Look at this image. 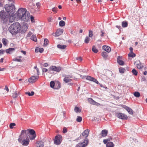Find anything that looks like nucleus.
I'll use <instances>...</instances> for the list:
<instances>
[{"instance_id":"obj_29","label":"nucleus","mask_w":147,"mask_h":147,"mask_svg":"<svg viewBox=\"0 0 147 147\" xmlns=\"http://www.w3.org/2000/svg\"><path fill=\"white\" fill-rule=\"evenodd\" d=\"M74 111L76 113H80L81 112V110L78 107H75L74 108Z\"/></svg>"},{"instance_id":"obj_24","label":"nucleus","mask_w":147,"mask_h":147,"mask_svg":"<svg viewBox=\"0 0 147 147\" xmlns=\"http://www.w3.org/2000/svg\"><path fill=\"white\" fill-rule=\"evenodd\" d=\"M114 144L112 142H109L106 144V147H114Z\"/></svg>"},{"instance_id":"obj_38","label":"nucleus","mask_w":147,"mask_h":147,"mask_svg":"<svg viewBox=\"0 0 147 147\" xmlns=\"http://www.w3.org/2000/svg\"><path fill=\"white\" fill-rule=\"evenodd\" d=\"M92 50L93 52L95 53H97L98 52V50L94 46H93L92 48Z\"/></svg>"},{"instance_id":"obj_42","label":"nucleus","mask_w":147,"mask_h":147,"mask_svg":"<svg viewBox=\"0 0 147 147\" xmlns=\"http://www.w3.org/2000/svg\"><path fill=\"white\" fill-rule=\"evenodd\" d=\"M13 61H15L17 62H22V60L21 59H19L18 57H16V58H14L13 59Z\"/></svg>"},{"instance_id":"obj_4","label":"nucleus","mask_w":147,"mask_h":147,"mask_svg":"<svg viewBox=\"0 0 147 147\" xmlns=\"http://www.w3.org/2000/svg\"><path fill=\"white\" fill-rule=\"evenodd\" d=\"M9 16L7 12H5L4 11H1L0 12V19H1L4 23L7 22L9 20V22H12L13 21H10V18L9 19Z\"/></svg>"},{"instance_id":"obj_6","label":"nucleus","mask_w":147,"mask_h":147,"mask_svg":"<svg viewBox=\"0 0 147 147\" xmlns=\"http://www.w3.org/2000/svg\"><path fill=\"white\" fill-rule=\"evenodd\" d=\"M26 9L23 8H20L17 13V18L19 19H21L23 15L26 14Z\"/></svg>"},{"instance_id":"obj_23","label":"nucleus","mask_w":147,"mask_h":147,"mask_svg":"<svg viewBox=\"0 0 147 147\" xmlns=\"http://www.w3.org/2000/svg\"><path fill=\"white\" fill-rule=\"evenodd\" d=\"M61 87V84L59 82H57L55 84V86L54 88L55 89H58Z\"/></svg>"},{"instance_id":"obj_60","label":"nucleus","mask_w":147,"mask_h":147,"mask_svg":"<svg viewBox=\"0 0 147 147\" xmlns=\"http://www.w3.org/2000/svg\"><path fill=\"white\" fill-rule=\"evenodd\" d=\"M52 18L51 17H50L48 19V21L49 22H51L52 21Z\"/></svg>"},{"instance_id":"obj_26","label":"nucleus","mask_w":147,"mask_h":147,"mask_svg":"<svg viewBox=\"0 0 147 147\" xmlns=\"http://www.w3.org/2000/svg\"><path fill=\"white\" fill-rule=\"evenodd\" d=\"M57 47L60 49H65L66 47V46L65 45H57Z\"/></svg>"},{"instance_id":"obj_45","label":"nucleus","mask_w":147,"mask_h":147,"mask_svg":"<svg viewBox=\"0 0 147 147\" xmlns=\"http://www.w3.org/2000/svg\"><path fill=\"white\" fill-rule=\"evenodd\" d=\"M48 42H49V40L47 39V38L45 39L44 40V46H46L48 44Z\"/></svg>"},{"instance_id":"obj_12","label":"nucleus","mask_w":147,"mask_h":147,"mask_svg":"<svg viewBox=\"0 0 147 147\" xmlns=\"http://www.w3.org/2000/svg\"><path fill=\"white\" fill-rule=\"evenodd\" d=\"M39 77L38 75L32 76L29 79L28 82L30 83H34L38 80Z\"/></svg>"},{"instance_id":"obj_35","label":"nucleus","mask_w":147,"mask_h":147,"mask_svg":"<svg viewBox=\"0 0 147 147\" xmlns=\"http://www.w3.org/2000/svg\"><path fill=\"white\" fill-rule=\"evenodd\" d=\"M50 87L52 88H54V86H55V84L53 81H51L50 84Z\"/></svg>"},{"instance_id":"obj_21","label":"nucleus","mask_w":147,"mask_h":147,"mask_svg":"<svg viewBox=\"0 0 147 147\" xmlns=\"http://www.w3.org/2000/svg\"><path fill=\"white\" fill-rule=\"evenodd\" d=\"M136 62L137 63L136 64V65L138 68L139 69H141L143 66V65L139 61H137Z\"/></svg>"},{"instance_id":"obj_46","label":"nucleus","mask_w":147,"mask_h":147,"mask_svg":"<svg viewBox=\"0 0 147 147\" xmlns=\"http://www.w3.org/2000/svg\"><path fill=\"white\" fill-rule=\"evenodd\" d=\"M107 53L105 52H104L102 53V56L104 58H106L107 57Z\"/></svg>"},{"instance_id":"obj_58","label":"nucleus","mask_w":147,"mask_h":147,"mask_svg":"<svg viewBox=\"0 0 147 147\" xmlns=\"http://www.w3.org/2000/svg\"><path fill=\"white\" fill-rule=\"evenodd\" d=\"M21 52L24 55H26V51L22 50L21 51Z\"/></svg>"},{"instance_id":"obj_25","label":"nucleus","mask_w":147,"mask_h":147,"mask_svg":"<svg viewBox=\"0 0 147 147\" xmlns=\"http://www.w3.org/2000/svg\"><path fill=\"white\" fill-rule=\"evenodd\" d=\"M14 50L15 49L14 48H9L6 50V51L7 53L11 54Z\"/></svg>"},{"instance_id":"obj_54","label":"nucleus","mask_w":147,"mask_h":147,"mask_svg":"<svg viewBox=\"0 0 147 147\" xmlns=\"http://www.w3.org/2000/svg\"><path fill=\"white\" fill-rule=\"evenodd\" d=\"M5 90H6L7 92H8L9 91V89L7 86H5Z\"/></svg>"},{"instance_id":"obj_39","label":"nucleus","mask_w":147,"mask_h":147,"mask_svg":"<svg viewBox=\"0 0 147 147\" xmlns=\"http://www.w3.org/2000/svg\"><path fill=\"white\" fill-rule=\"evenodd\" d=\"M128 56L130 57H134L136 56V55L133 52H129L128 54Z\"/></svg>"},{"instance_id":"obj_62","label":"nucleus","mask_w":147,"mask_h":147,"mask_svg":"<svg viewBox=\"0 0 147 147\" xmlns=\"http://www.w3.org/2000/svg\"><path fill=\"white\" fill-rule=\"evenodd\" d=\"M77 60H79L80 61H81L82 60V58L81 57H79L76 58Z\"/></svg>"},{"instance_id":"obj_10","label":"nucleus","mask_w":147,"mask_h":147,"mask_svg":"<svg viewBox=\"0 0 147 147\" xmlns=\"http://www.w3.org/2000/svg\"><path fill=\"white\" fill-rule=\"evenodd\" d=\"M30 17V14L28 12H26V13L23 15L21 20L24 22H28L29 20Z\"/></svg>"},{"instance_id":"obj_15","label":"nucleus","mask_w":147,"mask_h":147,"mask_svg":"<svg viewBox=\"0 0 147 147\" xmlns=\"http://www.w3.org/2000/svg\"><path fill=\"white\" fill-rule=\"evenodd\" d=\"M63 30L62 29L60 28L57 29L55 33L54 36H59L61 35L63 33Z\"/></svg>"},{"instance_id":"obj_51","label":"nucleus","mask_w":147,"mask_h":147,"mask_svg":"<svg viewBox=\"0 0 147 147\" xmlns=\"http://www.w3.org/2000/svg\"><path fill=\"white\" fill-rule=\"evenodd\" d=\"M67 128L65 127H64L63 128V133H65L67 132Z\"/></svg>"},{"instance_id":"obj_56","label":"nucleus","mask_w":147,"mask_h":147,"mask_svg":"<svg viewBox=\"0 0 147 147\" xmlns=\"http://www.w3.org/2000/svg\"><path fill=\"white\" fill-rule=\"evenodd\" d=\"M48 64L47 63H45L43 64V66L44 67H46L47 66H48Z\"/></svg>"},{"instance_id":"obj_27","label":"nucleus","mask_w":147,"mask_h":147,"mask_svg":"<svg viewBox=\"0 0 147 147\" xmlns=\"http://www.w3.org/2000/svg\"><path fill=\"white\" fill-rule=\"evenodd\" d=\"M19 92H17V91H15L13 93L12 97L13 98H17L19 95Z\"/></svg>"},{"instance_id":"obj_20","label":"nucleus","mask_w":147,"mask_h":147,"mask_svg":"<svg viewBox=\"0 0 147 147\" xmlns=\"http://www.w3.org/2000/svg\"><path fill=\"white\" fill-rule=\"evenodd\" d=\"M102 49L107 52L109 53L111 51V48L107 46L104 45L102 46Z\"/></svg>"},{"instance_id":"obj_53","label":"nucleus","mask_w":147,"mask_h":147,"mask_svg":"<svg viewBox=\"0 0 147 147\" xmlns=\"http://www.w3.org/2000/svg\"><path fill=\"white\" fill-rule=\"evenodd\" d=\"M4 52V50H3L1 49L0 50V55H2L3 54Z\"/></svg>"},{"instance_id":"obj_50","label":"nucleus","mask_w":147,"mask_h":147,"mask_svg":"<svg viewBox=\"0 0 147 147\" xmlns=\"http://www.w3.org/2000/svg\"><path fill=\"white\" fill-rule=\"evenodd\" d=\"M57 9H58L57 7H54L52 9V11L53 12L56 13Z\"/></svg>"},{"instance_id":"obj_52","label":"nucleus","mask_w":147,"mask_h":147,"mask_svg":"<svg viewBox=\"0 0 147 147\" xmlns=\"http://www.w3.org/2000/svg\"><path fill=\"white\" fill-rule=\"evenodd\" d=\"M36 5L37 6L38 8L40 7V3L39 2H38L36 3Z\"/></svg>"},{"instance_id":"obj_41","label":"nucleus","mask_w":147,"mask_h":147,"mask_svg":"<svg viewBox=\"0 0 147 147\" xmlns=\"http://www.w3.org/2000/svg\"><path fill=\"white\" fill-rule=\"evenodd\" d=\"M7 40L5 38H3L2 40V42L4 46L7 45Z\"/></svg>"},{"instance_id":"obj_16","label":"nucleus","mask_w":147,"mask_h":147,"mask_svg":"<svg viewBox=\"0 0 147 147\" xmlns=\"http://www.w3.org/2000/svg\"><path fill=\"white\" fill-rule=\"evenodd\" d=\"M88 101L92 105L97 106L100 105V104L95 102L91 98H88Z\"/></svg>"},{"instance_id":"obj_3","label":"nucleus","mask_w":147,"mask_h":147,"mask_svg":"<svg viewBox=\"0 0 147 147\" xmlns=\"http://www.w3.org/2000/svg\"><path fill=\"white\" fill-rule=\"evenodd\" d=\"M5 8L9 16L10 17H13L15 9L13 4L12 3L6 4L5 6Z\"/></svg>"},{"instance_id":"obj_17","label":"nucleus","mask_w":147,"mask_h":147,"mask_svg":"<svg viewBox=\"0 0 147 147\" xmlns=\"http://www.w3.org/2000/svg\"><path fill=\"white\" fill-rule=\"evenodd\" d=\"M90 130L88 129H86L84 130L82 134V136H84L86 138L87 137L89 133Z\"/></svg>"},{"instance_id":"obj_31","label":"nucleus","mask_w":147,"mask_h":147,"mask_svg":"<svg viewBox=\"0 0 147 147\" xmlns=\"http://www.w3.org/2000/svg\"><path fill=\"white\" fill-rule=\"evenodd\" d=\"M34 92L33 91H32L31 92H28L25 93L26 94L28 95L29 96H33L34 94Z\"/></svg>"},{"instance_id":"obj_30","label":"nucleus","mask_w":147,"mask_h":147,"mask_svg":"<svg viewBox=\"0 0 147 147\" xmlns=\"http://www.w3.org/2000/svg\"><path fill=\"white\" fill-rule=\"evenodd\" d=\"M65 25V22L63 21H60L59 22V26L61 27H63Z\"/></svg>"},{"instance_id":"obj_2","label":"nucleus","mask_w":147,"mask_h":147,"mask_svg":"<svg viewBox=\"0 0 147 147\" xmlns=\"http://www.w3.org/2000/svg\"><path fill=\"white\" fill-rule=\"evenodd\" d=\"M20 23L16 22L13 23L10 26L9 30L12 35H16L20 32Z\"/></svg>"},{"instance_id":"obj_33","label":"nucleus","mask_w":147,"mask_h":147,"mask_svg":"<svg viewBox=\"0 0 147 147\" xmlns=\"http://www.w3.org/2000/svg\"><path fill=\"white\" fill-rule=\"evenodd\" d=\"M132 73L135 76H137L138 75V71L135 69H133L131 71Z\"/></svg>"},{"instance_id":"obj_19","label":"nucleus","mask_w":147,"mask_h":147,"mask_svg":"<svg viewBox=\"0 0 147 147\" xmlns=\"http://www.w3.org/2000/svg\"><path fill=\"white\" fill-rule=\"evenodd\" d=\"M125 109L127 110L128 113L132 115L133 114V110L129 107L125 106L124 107Z\"/></svg>"},{"instance_id":"obj_13","label":"nucleus","mask_w":147,"mask_h":147,"mask_svg":"<svg viewBox=\"0 0 147 147\" xmlns=\"http://www.w3.org/2000/svg\"><path fill=\"white\" fill-rule=\"evenodd\" d=\"M49 69L51 71L59 72L61 69V67L60 66L56 67L55 66H51Z\"/></svg>"},{"instance_id":"obj_32","label":"nucleus","mask_w":147,"mask_h":147,"mask_svg":"<svg viewBox=\"0 0 147 147\" xmlns=\"http://www.w3.org/2000/svg\"><path fill=\"white\" fill-rule=\"evenodd\" d=\"M112 139L111 138H109L107 139H105L103 140V142L104 144H106L107 143V142H108L109 141H110Z\"/></svg>"},{"instance_id":"obj_11","label":"nucleus","mask_w":147,"mask_h":147,"mask_svg":"<svg viewBox=\"0 0 147 147\" xmlns=\"http://www.w3.org/2000/svg\"><path fill=\"white\" fill-rule=\"evenodd\" d=\"M115 115L119 118L123 120L127 119V117L126 115L121 113H116Z\"/></svg>"},{"instance_id":"obj_43","label":"nucleus","mask_w":147,"mask_h":147,"mask_svg":"<svg viewBox=\"0 0 147 147\" xmlns=\"http://www.w3.org/2000/svg\"><path fill=\"white\" fill-rule=\"evenodd\" d=\"M16 125V124L15 123H11L9 125V127L10 128L12 129L13 128L14 126Z\"/></svg>"},{"instance_id":"obj_44","label":"nucleus","mask_w":147,"mask_h":147,"mask_svg":"<svg viewBox=\"0 0 147 147\" xmlns=\"http://www.w3.org/2000/svg\"><path fill=\"white\" fill-rule=\"evenodd\" d=\"M125 69L123 68H120L119 69V71L120 73H123L125 71Z\"/></svg>"},{"instance_id":"obj_48","label":"nucleus","mask_w":147,"mask_h":147,"mask_svg":"<svg viewBox=\"0 0 147 147\" xmlns=\"http://www.w3.org/2000/svg\"><path fill=\"white\" fill-rule=\"evenodd\" d=\"M92 31L91 30L89 31V36L90 37H92Z\"/></svg>"},{"instance_id":"obj_63","label":"nucleus","mask_w":147,"mask_h":147,"mask_svg":"<svg viewBox=\"0 0 147 147\" xmlns=\"http://www.w3.org/2000/svg\"><path fill=\"white\" fill-rule=\"evenodd\" d=\"M116 27L119 29V30H120L121 29V27L120 26H117Z\"/></svg>"},{"instance_id":"obj_22","label":"nucleus","mask_w":147,"mask_h":147,"mask_svg":"<svg viewBox=\"0 0 147 147\" xmlns=\"http://www.w3.org/2000/svg\"><path fill=\"white\" fill-rule=\"evenodd\" d=\"M36 144H38V147H43L44 146V142L41 140L37 142Z\"/></svg>"},{"instance_id":"obj_61","label":"nucleus","mask_w":147,"mask_h":147,"mask_svg":"<svg viewBox=\"0 0 147 147\" xmlns=\"http://www.w3.org/2000/svg\"><path fill=\"white\" fill-rule=\"evenodd\" d=\"M101 34L100 36H103L104 35V34H105V33L103 32L102 30H101L100 31Z\"/></svg>"},{"instance_id":"obj_55","label":"nucleus","mask_w":147,"mask_h":147,"mask_svg":"<svg viewBox=\"0 0 147 147\" xmlns=\"http://www.w3.org/2000/svg\"><path fill=\"white\" fill-rule=\"evenodd\" d=\"M48 71V69L45 68H43L42 69V71L43 72H45Z\"/></svg>"},{"instance_id":"obj_1","label":"nucleus","mask_w":147,"mask_h":147,"mask_svg":"<svg viewBox=\"0 0 147 147\" xmlns=\"http://www.w3.org/2000/svg\"><path fill=\"white\" fill-rule=\"evenodd\" d=\"M30 138H28L27 135H26L24 132H21L20 134L18 139L19 142L23 146H27L30 142Z\"/></svg>"},{"instance_id":"obj_37","label":"nucleus","mask_w":147,"mask_h":147,"mask_svg":"<svg viewBox=\"0 0 147 147\" xmlns=\"http://www.w3.org/2000/svg\"><path fill=\"white\" fill-rule=\"evenodd\" d=\"M90 40V38L88 36L86 37L84 40V42L86 43H88Z\"/></svg>"},{"instance_id":"obj_47","label":"nucleus","mask_w":147,"mask_h":147,"mask_svg":"<svg viewBox=\"0 0 147 147\" xmlns=\"http://www.w3.org/2000/svg\"><path fill=\"white\" fill-rule=\"evenodd\" d=\"M117 62L120 65H123V64L124 63L123 61L121 60H119Z\"/></svg>"},{"instance_id":"obj_14","label":"nucleus","mask_w":147,"mask_h":147,"mask_svg":"<svg viewBox=\"0 0 147 147\" xmlns=\"http://www.w3.org/2000/svg\"><path fill=\"white\" fill-rule=\"evenodd\" d=\"M86 78L87 80L93 82L97 84H98V81L94 78L90 76H86Z\"/></svg>"},{"instance_id":"obj_59","label":"nucleus","mask_w":147,"mask_h":147,"mask_svg":"<svg viewBox=\"0 0 147 147\" xmlns=\"http://www.w3.org/2000/svg\"><path fill=\"white\" fill-rule=\"evenodd\" d=\"M121 57L120 56H119L118 57L117 59V62L119 60H121Z\"/></svg>"},{"instance_id":"obj_7","label":"nucleus","mask_w":147,"mask_h":147,"mask_svg":"<svg viewBox=\"0 0 147 147\" xmlns=\"http://www.w3.org/2000/svg\"><path fill=\"white\" fill-rule=\"evenodd\" d=\"M88 139L86 138L83 142L78 143L76 146L77 147H86L88 144Z\"/></svg>"},{"instance_id":"obj_9","label":"nucleus","mask_w":147,"mask_h":147,"mask_svg":"<svg viewBox=\"0 0 147 147\" xmlns=\"http://www.w3.org/2000/svg\"><path fill=\"white\" fill-rule=\"evenodd\" d=\"M63 76L64 77V78L63 79V81L66 83L69 82L72 80L71 78H72V76L71 75H64Z\"/></svg>"},{"instance_id":"obj_34","label":"nucleus","mask_w":147,"mask_h":147,"mask_svg":"<svg viewBox=\"0 0 147 147\" xmlns=\"http://www.w3.org/2000/svg\"><path fill=\"white\" fill-rule=\"evenodd\" d=\"M134 95L135 97L138 98L140 97V94L138 92H135L134 93Z\"/></svg>"},{"instance_id":"obj_40","label":"nucleus","mask_w":147,"mask_h":147,"mask_svg":"<svg viewBox=\"0 0 147 147\" xmlns=\"http://www.w3.org/2000/svg\"><path fill=\"white\" fill-rule=\"evenodd\" d=\"M82 120V118L81 117L78 116L77 117L76 121L78 122H80Z\"/></svg>"},{"instance_id":"obj_28","label":"nucleus","mask_w":147,"mask_h":147,"mask_svg":"<svg viewBox=\"0 0 147 147\" xmlns=\"http://www.w3.org/2000/svg\"><path fill=\"white\" fill-rule=\"evenodd\" d=\"M128 24L126 21H124L122 23V26L123 28H125L127 27Z\"/></svg>"},{"instance_id":"obj_8","label":"nucleus","mask_w":147,"mask_h":147,"mask_svg":"<svg viewBox=\"0 0 147 147\" xmlns=\"http://www.w3.org/2000/svg\"><path fill=\"white\" fill-rule=\"evenodd\" d=\"M62 136L60 135H58L56 136L54 140V144L56 145H59L61 142L62 141Z\"/></svg>"},{"instance_id":"obj_18","label":"nucleus","mask_w":147,"mask_h":147,"mask_svg":"<svg viewBox=\"0 0 147 147\" xmlns=\"http://www.w3.org/2000/svg\"><path fill=\"white\" fill-rule=\"evenodd\" d=\"M108 131L106 129H104L102 131L100 135H101L102 137H106L108 134Z\"/></svg>"},{"instance_id":"obj_57","label":"nucleus","mask_w":147,"mask_h":147,"mask_svg":"<svg viewBox=\"0 0 147 147\" xmlns=\"http://www.w3.org/2000/svg\"><path fill=\"white\" fill-rule=\"evenodd\" d=\"M43 51H44V49L43 48H41L40 49H39V51L40 53H42Z\"/></svg>"},{"instance_id":"obj_49","label":"nucleus","mask_w":147,"mask_h":147,"mask_svg":"<svg viewBox=\"0 0 147 147\" xmlns=\"http://www.w3.org/2000/svg\"><path fill=\"white\" fill-rule=\"evenodd\" d=\"M30 18L31 22L32 23L34 22H35L34 18L33 16H30Z\"/></svg>"},{"instance_id":"obj_64","label":"nucleus","mask_w":147,"mask_h":147,"mask_svg":"<svg viewBox=\"0 0 147 147\" xmlns=\"http://www.w3.org/2000/svg\"><path fill=\"white\" fill-rule=\"evenodd\" d=\"M133 49L132 47H130L129 48V50L130 51V52H133Z\"/></svg>"},{"instance_id":"obj_5","label":"nucleus","mask_w":147,"mask_h":147,"mask_svg":"<svg viewBox=\"0 0 147 147\" xmlns=\"http://www.w3.org/2000/svg\"><path fill=\"white\" fill-rule=\"evenodd\" d=\"M24 132L25 133L26 135L28 136V133H30L31 135V136H29V138L31 140H34L36 138V135L35 134V132L34 130L32 129H28L26 130H23L21 131V132Z\"/></svg>"},{"instance_id":"obj_36","label":"nucleus","mask_w":147,"mask_h":147,"mask_svg":"<svg viewBox=\"0 0 147 147\" xmlns=\"http://www.w3.org/2000/svg\"><path fill=\"white\" fill-rule=\"evenodd\" d=\"M31 39L34 42H36L37 40L36 36L32 35L31 38Z\"/></svg>"}]
</instances>
